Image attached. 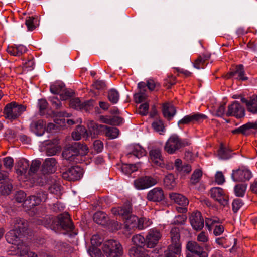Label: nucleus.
Listing matches in <instances>:
<instances>
[{"label":"nucleus","instance_id":"1","mask_svg":"<svg viewBox=\"0 0 257 257\" xmlns=\"http://www.w3.org/2000/svg\"><path fill=\"white\" fill-rule=\"evenodd\" d=\"M87 126L90 135L93 138L102 133L110 139L116 138L119 134V131L117 127L98 124L93 120L88 121Z\"/></svg>","mask_w":257,"mask_h":257},{"label":"nucleus","instance_id":"2","mask_svg":"<svg viewBox=\"0 0 257 257\" xmlns=\"http://www.w3.org/2000/svg\"><path fill=\"white\" fill-rule=\"evenodd\" d=\"M102 249L107 257H122L123 253L122 246L116 240H108L103 244Z\"/></svg>","mask_w":257,"mask_h":257},{"label":"nucleus","instance_id":"3","mask_svg":"<svg viewBox=\"0 0 257 257\" xmlns=\"http://www.w3.org/2000/svg\"><path fill=\"white\" fill-rule=\"evenodd\" d=\"M26 106L13 101L7 104L4 109V114L7 119L14 120L26 111Z\"/></svg>","mask_w":257,"mask_h":257},{"label":"nucleus","instance_id":"4","mask_svg":"<svg viewBox=\"0 0 257 257\" xmlns=\"http://www.w3.org/2000/svg\"><path fill=\"white\" fill-rule=\"evenodd\" d=\"M185 145V142L177 135L173 134L166 142L164 150L168 153L172 154Z\"/></svg>","mask_w":257,"mask_h":257},{"label":"nucleus","instance_id":"5","mask_svg":"<svg viewBox=\"0 0 257 257\" xmlns=\"http://www.w3.org/2000/svg\"><path fill=\"white\" fill-rule=\"evenodd\" d=\"M252 176L251 172L245 167L239 168L232 171L231 178L235 182H244L249 180Z\"/></svg>","mask_w":257,"mask_h":257},{"label":"nucleus","instance_id":"6","mask_svg":"<svg viewBox=\"0 0 257 257\" xmlns=\"http://www.w3.org/2000/svg\"><path fill=\"white\" fill-rule=\"evenodd\" d=\"M224 78L226 79L234 78L236 80L241 81L248 79V78L245 76L244 66L242 64L236 65L234 68L230 69V71L224 76Z\"/></svg>","mask_w":257,"mask_h":257},{"label":"nucleus","instance_id":"7","mask_svg":"<svg viewBox=\"0 0 257 257\" xmlns=\"http://www.w3.org/2000/svg\"><path fill=\"white\" fill-rule=\"evenodd\" d=\"M161 237L162 234L159 230L156 228L150 229L146 236V246L147 248H154Z\"/></svg>","mask_w":257,"mask_h":257},{"label":"nucleus","instance_id":"8","mask_svg":"<svg viewBox=\"0 0 257 257\" xmlns=\"http://www.w3.org/2000/svg\"><path fill=\"white\" fill-rule=\"evenodd\" d=\"M211 197L220 205L225 206L228 204V196L223 189L220 187H213L210 190Z\"/></svg>","mask_w":257,"mask_h":257},{"label":"nucleus","instance_id":"9","mask_svg":"<svg viewBox=\"0 0 257 257\" xmlns=\"http://www.w3.org/2000/svg\"><path fill=\"white\" fill-rule=\"evenodd\" d=\"M58 229L62 228L67 231H72L74 229V225L68 213H64L57 217Z\"/></svg>","mask_w":257,"mask_h":257},{"label":"nucleus","instance_id":"10","mask_svg":"<svg viewBox=\"0 0 257 257\" xmlns=\"http://www.w3.org/2000/svg\"><path fill=\"white\" fill-rule=\"evenodd\" d=\"M83 173V169L78 166L69 168L62 173V177L69 181H76L80 179Z\"/></svg>","mask_w":257,"mask_h":257},{"label":"nucleus","instance_id":"11","mask_svg":"<svg viewBox=\"0 0 257 257\" xmlns=\"http://www.w3.org/2000/svg\"><path fill=\"white\" fill-rule=\"evenodd\" d=\"M207 118V116L205 114L199 113H193L190 115L185 116L178 122V125L179 126H180L181 125L201 122Z\"/></svg>","mask_w":257,"mask_h":257},{"label":"nucleus","instance_id":"12","mask_svg":"<svg viewBox=\"0 0 257 257\" xmlns=\"http://www.w3.org/2000/svg\"><path fill=\"white\" fill-rule=\"evenodd\" d=\"M157 180L151 176H144L140 177L134 181L135 187L139 190H143L151 187L156 185Z\"/></svg>","mask_w":257,"mask_h":257},{"label":"nucleus","instance_id":"13","mask_svg":"<svg viewBox=\"0 0 257 257\" xmlns=\"http://www.w3.org/2000/svg\"><path fill=\"white\" fill-rule=\"evenodd\" d=\"M150 160L153 165L155 167L163 168L165 163L163 157L161 154V150L158 148L151 150L149 152Z\"/></svg>","mask_w":257,"mask_h":257},{"label":"nucleus","instance_id":"14","mask_svg":"<svg viewBox=\"0 0 257 257\" xmlns=\"http://www.w3.org/2000/svg\"><path fill=\"white\" fill-rule=\"evenodd\" d=\"M244 108L238 102L235 101L231 105H228L226 116H232L239 118L244 117Z\"/></svg>","mask_w":257,"mask_h":257},{"label":"nucleus","instance_id":"15","mask_svg":"<svg viewBox=\"0 0 257 257\" xmlns=\"http://www.w3.org/2000/svg\"><path fill=\"white\" fill-rule=\"evenodd\" d=\"M257 132V123L248 122L240 127L232 131L234 134H241L245 136H248L254 134Z\"/></svg>","mask_w":257,"mask_h":257},{"label":"nucleus","instance_id":"16","mask_svg":"<svg viewBox=\"0 0 257 257\" xmlns=\"http://www.w3.org/2000/svg\"><path fill=\"white\" fill-rule=\"evenodd\" d=\"M111 211L113 215H118L125 219L132 213V208L130 203H126L122 206L113 207Z\"/></svg>","mask_w":257,"mask_h":257},{"label":"nucleus","instance_id":"17","mask_svg":"<svg viewBox=\"0 0 257 257\" xmlns=\"http://www.w3.org/2000/svg\"><path fill=\"white\" fill-rule=\"evenodd\" d=\"M190 221L192 227L196 230H199L204 227V219L200 212L192 213L190 217Z\"/></svg>","mask_w":257,"mask_h":257},{"label":"nucleus","instance_id":"18","mask_svg":"<svg viewBox=\"0 0 257 257\" xmlns=\"http://www.w3.org/2000/svg\"><path fill=\"white\" fill-rule=\"evenodd\" d=\"M164 198V192L161 188L156 187L150 190L147 195V199L150 201L160 202Z\"/></svg>","mask_w":257,"mask_h":257},{"label":"nucleus","instance_id":"19","mask_svg":"<svg viewBox=\"0 0 257 257\" xmlns=\"http://www.w3.org/2000/svg\"><path fill=\"white\" fill-rule=\"evenodd\" d=\"M46 123L42 119L33 120L30 125L31 131L37 136H42L45 131Z\"/></svg>","mask_w":257,"mask_h":257},{"label":"nucleus","instance_id":"20","mask_svg":"<svg viewBox=\"0 0 257 257\" xmlns=\"http://www.w3.org/2000/svg\"><path fill=\"white\" fill-rule=\"evenodd\" d=\"M130 151L126 154L128 158L135 156L140 158L146 154L145 150L139 145L136 144L130 147Z\"/></svg>","mask_w":257,"mask_h":257},{"label":"nucleus","instance_id":"21","mask_svg":"<svg viewBox=\"0 0 257 257\" xmlns=\"http://www.w3.org/2000/svg\"><path fill=\"white\" fill-rule=\"evenodd\" d=\"M74 145L68 148L65 149L62 152V156L64 159L70 162H76L75 158L78 155V151H76L74 149Z\"/></svg>","mask_w":257,"mask_h":257},{"label":"nucleus","instance_id":"22","mask_svg":"<svg viewBox=\"0 0 257 257\" xmlns=\"http://www.w3.org/2000/svg\"><path fill=\"white\" fill-rule=\"evenodd\" d=\"M162 112L164 117L168 120L170 121L175 115L176 109L172 104L167 103L163 105Z\"/></svg>","mask_w":257,"mask_h":257},{"label":"nucleus","instance_id":"23","mask_svg":"<svg viewBox=\"0 0 257 257\" xmlns=\"http://www.w3.org/2000/svg\"><path fill=\"white\" fill-rule=\"evenodd\" d=\"M11 228L18 230L19 232H23L27 228V222L25 220L20 218L12 219L10 222Z\"/></svg>","mask_w":257,"mask_h":257},{"label":"nucleus","instance_id":"24","mask_svg":"<svg viewBox=\"0 0 257 257\" xmlns=\"http://www.w3.org/2000/svg\"><path fill=\"white\" fill-rule=\"evenodd\" d=\"M169 196L172 201L180 206L185 207L189 204L188 199L182 194L177 193H171Z\"/></svg>","mask_w":257,"mask_h":257},{"label":"nucleus","instance_id":"25","mask_svg":"<svg viewBox=\"0 0 257 257\" xmlns=\"http://www.w3.org/2000/svg\"><path fill=\"white\" fill-rule=\"evenodd\" d=\"M186 248L190 252L187 254L198 255L201 253L203 254V253H207L204 251L201 246L195 241H189L186 244Z\"/></svg>","mask_w":257,"mask_h":257},{"label":"nucleus","instance_id":"26","mask_svg":"<svg viewBox=\"0 0 257 257\" xmlns=\"http://www.w3.org/2000/svg\"><path fill=\"white\" fill-rule=\"evenodd\" d=\"M241 101L245 103L249 112L253 114H257V96L251 97L249 100L245 98H242Z\"/></svg>","mask_w":257,"mask_h":257},{"label":"nucleus","instance_id":"27","mask_svg":"<svg viewBox=\"0 0 257 257\" xmlns=\"http://www.w3.org/2000/svg\"><path fill=\"white\" fill-rule=\"evenodd\" d=\"M174 166L176 170L182 174H188L192 170V167L190 164L187 163L183 164L182 160L180 159L175 160Z\"/></svg>","mask_w":257,"mask_h":257},{"label":"nucleus","instance_id":"28","mask_svg":"<svg viewBox=\"0 0 257 257\" xmlns=\"http://www.w3.org/2000/svg\"><path fill=\"white\" fill-rule=\"evenodd\" d=\"M170 234L171 238V244L170 245H172L174 247H181L179 229L177 227L172 228Z\"/></svg>","mask_w":257,"mask_h":257},{"label":"nucleus","instance_id":"29","mask_svg":"<svg viewBox=\"0 0 257 257\" xmlns=\"http://www.w3.org/2000/svg\"><path fill=\"white\" fill-rule=\"evenodd\" d=\"M21 232L11 228L5 236L7 241L10 244L15 245L20 241L19 235Z\"/></svg>","mask_w":257,"mask_h":257},{"label":"nucleus","instance_id":"30","mask_svg":"<svg viewBox=\"0 0 257 257\" xmlns=\"http://www.w3.org/2000/svg\"><path fill=\"white\" fill-rule=\"evenodd\" d=\"M27 51V48L22 45L9 46L7 52L10 54L15 56H20Z\"/></svg>","mask_w":257,"mask_h":257},{"label":"nucleus","instance_id":"31","mask_svg":"<svg viewBox=\"0 0 257 257\" xmlns=\"http://www.w3.org/2000/svg\"><path fill=\"white\" fill-rule=\"evenodd\" d=\"M125 227L127 230L138 228L139 218L132 213L125 219Z\"/></svg>","mask_w":257,"mask_h":257},{"label":"nucleus","instance_id":"32","mask_svg":"<svg viewBox=\"0 0 257 257\" xmlns=\"http://www.w3.org/2000/svg\"><path fill=\"white\" fill-rule=\"evenodd\" d=\"M130 257H150L141 246L132 247L129 250Z\"/></svg>","mask_w":257,"mask_h":257},{"label":"nucleus","instance_id":"33","mask_svg":"<svg viewBox=\"0 0 257 257\" xmlns=\"http://www.w3.org/2000/svg\"><path fill=\"white\" fill-rule=\"evenodd\" d=\"M42 223L47 228L51 229L55 231L58 230L57 218L51 216H47L43 220Z\"/></svg>","mask_w":257,"mask_h":257},{"label":"nucleus","instance_id":"34","mask_svg":"<svg viewBox=\"0 0 257 257\" xmlns=\"http://www.w3.org/2000/svg\"><path fill=\"white\" fill-rule=\"evenodd\" d=\"M56 160L54 158H47L43 163V168L45 171L52 173L55 171Z\"/></svg>","mask_w":257,"mask_h":257},{"label":"nucleus","instance_id":"35","mask_svg":"<svg viewBox=\"0 0 257 257\" xmlns=\"http://www.w3.org/2000/svg\"><path fill=\"white\" fill-rule=\"evenodd\" d=\"M29 166V161L25 159H21L18 161L16 169L18 174L22 175L26 173Z\"/></svg>","mask_w":257,"mask_h":257},{"label":"nucleus","instance_id":"36","mask_svg":"<svg viewBox=\"0 0 257 257\" xmlns=\"http://www.w3.org/2000/svg\"><path fill=\"white\" fill-rule=\"evenodd\" d=\"M65 84L60 82H56L51 84L50 87V92L54 94L61 95L62 92L65 91Z\"/></svg>","mask_w":257,"mask_h":257},{"label":"nucleus","instance_id":"37","mask_svg":"<svg viewBox=\"0 0 257 257\" xmlns=\"http://www.w3.org/2000/svg\"><path fill=\"white\" fill-rule=\"evenodd\" d=\"M181 252V247H174L169 245L166 251L165 252L164 257H177Z\"/></svg>","mask_w":257,"mask_h":257},{"label":"nucleus","instance_id":"38","mask_svg":"<svg viewBox=\"0 0 257 257\" xmlns=\"http://www.w3.org/2000/svg\"><path fill=\"white\" fill-rule=\"evenodd\" d=\"M33 200V204L39 205L42 202H45L47 198V194L45 192L40 191L36 195L31 196Z\"/></svg>","mask_w":257,"mask_h":257},{"label":"nucleus","instance_id":"39","mask_svg":"<svg viewBox=\"0 0 257 257\" xmlns=\"http://www.w3.org/2000/svg\"><path fill=\"white\" fill-rule=\"evenodd\" d=\"M209 58L210 55L199 56L194 62V67L198 69L204 68V64L205 61Z\"/></svg>","mask_w":257,"mask_h":257},{"label":"nucleus","instance_id":"40","mask_svg":"<svg viewBox=\"0 0 257 257\" xmlns=\"http://www.w3.org/2000/svg\"><path fill=\"white\" fill-rule=\"evenodd\" d=\"M81 136L84 137L88 136V133L86 131L85 127L82 126H78L76 131L72 133V137L75 140H79L81 138Z\"/></svg>","mask_w":257,"mask_h":257},{"label":"nucleus","instance_id":"41","mask_svg":"<svg viewBox=\"0 0 257 257\" xmlns=\"http://www.w3.org/2000/svg\"><path fill=\"white\" fill-rule=\"evenodd\" d=\"M165 186L169 189H173L176 185L174 176L172 174L166 175L164 179Z\"/></svg>","mask_w":257,"mask_h":257},{"label":"nucleus","instance_id":"42","mask_svg":"<svg viewBox=\"0 0 257 257\" xmlns=\"http://www.w3.org/2000/svg\"><path fill=\"white\" fill-rule=\"evenodd\" d=\"M108 99L113 104H116L119 99V94L115 89H111L108 92Z\"/></svg>","mask_w":257,"mask_h":257},{"label":"nucleus","instance_id":"43","mask_svg":"<svg viewBox=\"0 0 257 257\" xmlns=\"http://www.w3.org/2000/svg\"><path fill=\"white\" fill-rule=\"evenodd\" d=\"M132 241L133 243L136 245L135 246L143 247L146 245V238L140 234L134 235L132 237Z\"/></svg>","mask_w":257,"mask_h":257},{"label":"nucleus","instance_id":"44","mask_svg":"<svg viewBox=\"0 0 257 257\" xmlns=\"http://www.w3.org/2000/svg\"><path fill=\"white\" fill-rule=\"evenodd\" d=\"M218 155L219 158L221 159H228L231 157L232 155L231 151L223 146V145H221L220 149L218 152Z\"/></svg>","mask_w":257,"mask_h":257},{"label":"nucleus","instance_id":"45","mask_svg":"<svg viewBox=\"0 0 257 257\" xmlns=\"http://www.w3.org/2000/svg\"><path fill=\"white\" fill-rule=\"evenodd\" d=\"M202 176V172L199 169H195L190 178V183L192 185H195L198 183Z\"/></svg>","mask_w":257,"mask_h":257},{"label":"nucleus","instance_id":"46","mask_svg":"<svg viewBox=\"0 0 257 257\" xmlns=\"http://www.w3.org/2000/svg\"><path fill=\"white\" fill-rule=\"evenodd\" d=\"M152 223V221L146 217H141L139 218L138 229L139 230L144 229L150 226Z\"/></svg>","mask_w":257,"mask_h":257},{"label":"nucleus","instance_id":"47","mask_svg":"<svg viewBox=\"0 0 257 257\" xmlns=\"http://www.w3.org/2000/svg\"><path fill=\"white\" fill-rule=\"evenodd\" d=\"M6 184H0V195H8L10 193L13 186L9 181H6Z\"/></svg>","mask_w":257,"mask_h":257},{"label":"nucleus","instance_id":"48","mask_svg":"<svg viewBox=\"0 0 257 257\" xmlns=\"http://www.w3.org/2000/svg\"><path fill=\"white\" fill-rule=\"evenodd\" d=\"M106 214L101 211L96 212L93 215V220L98 224H103L106 219Z\"/></svg>","mask_w":257,"mask_h":257},{"label":"nucleus","instance_id":"49","mask_svg":"<svg viewBox=\"0 0 257 257\" xmlns=\"http://www.w3.org/2000/svg\"><path fill=\"white\" fill-rule=\"evenodd\" d=\"M74 149L78 151V155H85L87 153L88 147L86 145L81 144L80 143H75L73 144Z\"/></svg>","mask_w":257,"mask_h":257},{"label":"nucleus","instance_id":"50","mask_svg":"<svg viewBox=\"0 0 257 257\" xmlns=\"http://www.w3.org/2000/svg\"><path fill=\"white\" fill-rule=\"evenodd\" d=\"M246 185L245 184H237L234 187V191L235 195L238 197H243L244 195Z\"/></svg>","mask_w":257,"mask_h":257},{"label":"nucleus","instance_id":"51","mask_svg":"<svg viewBox=\"0 0 257 257\" xmlns=\"http://www.w3.org/2000/svg\"><path fill=\"white\" fill-rule=\"evenodd\" d=\"M15 245H16L17 249L19 250L21 257H22L23 255L26 254L30 252L29 251V247L22 242L20 241Z\"/></svg>","mask_w":257,"mask_h":257},{"label":"nucleus","instance_id":"52","mask_svg":"<svg viewBox=\"0 0 257 257\" xmlns=\"http://www.w3.org/2000/svg\"><path fill=\"white\" fill-rule=\"evenodd\" d=\"M95 103L96 102L93 99H90L89 100L84 101L82 102V108L81 110L89 111L93 108Z\"/></svg>","mask_w":257,"mask_h":257},{"label":"nucleus","instance_id":"53","mask_svg":"<svg viewBox=\"0 0 257 257\" xmlns=\"http://www.w3.org/2000/svg\"><path fill=\"white\" fill-rule=\"evenodd\" d=\"M70 106L75 109L81 110L82 102L78 98H73L70 101Z\"/></svg>","mask_w":257,"mask_h":257},{"label":"nucleus","instance_id":"54","mask_svg":"<svg viewBox=\"0 0 257 257\" xmlns=\"http://www.w3.org/2000/svg\"><path fill=\"white\" fill-rule=\"evenodd\" d=\"M152 126L153 129L158 132H164L165 127L163 122L161 120H156L152 123Z\"/></svg>","mask_w":257,"mask_h":257},{"label":"nucleus","instance_id":"55","mask_svg":"<svg viewBox=\"0 0 257 257\" xmlns=\"http://www.w3.org/2000/svg\"><path fill=\"white\" fill-rule=\"evenodd\" d=\"M41 164V162L40 160H34L32 161L29 171V174L31 175L36 172L39 170Z\"/></svg>","mask_w":257,"mask_h":257},{"label":"nucleus","instance_id":"56","mask_svg":"<svg viewBox=\"0 0 257 257\" xmlns=\"http://www.w3.org/2000/svg\"><path fill=\"white\" fill-rule=\"evenodd\" d=\"M219 222V219L216 217H212L211 218H206L205 225L209 230H211L212 227L216 223Z\"/></svg>","mask_w":257,"mask_h":257},{"label":"nucleus","instance_id":"57","mask_svg":"<svg viewBox=\"0 0 257 257\" xmlns=\"http://www.w3.org/2000/svg\"><path fill=\"white\" fill-rule=\"evenodd\" d=\"M34 68V58L31 56L29 59L24 64L23 70L24 71H31Z\"/></svg>","mask_w":257,"mask_h":257},{"label":"nucleus","instance_id":"58","mask_svg":"<svg viewBox=\"0 0 257 257\" xmlns=\"http://www.w3.org/2000/svg\"><path fill=\"white\" fill-rule=\"evenodd\" d=\"M176 83V78L173 75H170L164 80V86L167 88L169 89L171 87L174 85Z\"/></svg>","mask_w":257,"mask_h":257},{"label":"nucleus","instance_id":"59","mask_svg":"<svg viewBox=\"0 0 257 257\" xmlns=\"http://www.w3.org/2000/svg\"><path fill=\"white\" fill-rule=\"evenodd\" d=\"M33 200L31 198V196H30L23 201V207L26 209L27 210H29L36 205H37V204L33 205Z\"/></svg>","mask_w":257,"mask_h":257},{"label":"nucleus","instance_id":"60","mask_svg":"<svg viewBox=\"0 0 257 257\" xmlns=\"http://www.w3.org/2000/svg\"><path fill=\"white\" fill-rule=\"evenodd\" d=\"M49 99L52 105L55 109H58L62 107V103L57 97H50Z\"/></svg>","mask_w":257,"mask_h":257},{"label":"nucleus","instance_id":"61","mask_svg":"<svg viewBox=\"0 0 257 257\" xmlns=\"http://www.w3.org/2000/svg\"><path fill=\"white\" fill-rule=\"evenodd\" d=\"M149 104L144 103L140 105L138 109V113L142 115H146L148 113Z\"/></svg>","mask_w":257,"mask_h":257},{"label":"nucleus","instance_id":"62","mask_svg":"<svg viewBox=\"0 0 257 257\" xmlns=\"http://www.w3.org/2000/svg\"><path fill=\"white\" fill-rule=\"evenodd\" d=\"M243 205V202L240 199H234L232 202V210L234 212H236Z\"/></svg>","mask_w":257,"mask_h":257},{"label":"nucleus","instance_id":"63","mask_svg":"<svg viewBox=\"0 0 257 257\" xmlns=\"http://www.w3.org/2000/svg\"><path fill=\"white\" fill-rule=\"evenodd\" d=\"M34 19L33 17H29L26 20L25 24L29 31H33L36 28L33 22Z\"/></svg>","mask_w":257,"mask_h":257},{"label":"nucleus","instance_id":"64","mask_svg":"<svg viewBox=\"0 0 257 257\" xmlns=\"http://www.w3.org/2000/svg\"><path fill=\"white\" fill-rule=\"evenodd\" d=\"M102 242V240L98 235H94L91 239V243L94 246H99Z\"/></svg>","mask_w":257,"mask_h":257}]
</instances>
